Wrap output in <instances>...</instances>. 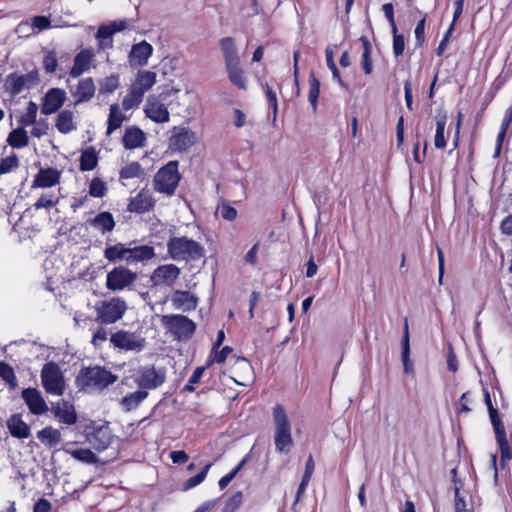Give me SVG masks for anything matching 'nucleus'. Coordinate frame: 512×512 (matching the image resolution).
<instances>
[{
  "label": "nucleus",
  "mask_w": 512,
  "mask_h": 512,
  "mask_svg": "<svg viewBox=\"0 0 512 512\" xmlns=\"http://www.w3.org/2000/svg\"><path fill=\"white\" fill-rule=\"evenodd\" d=\"M118 377L109 370L100 367H86L80 370L76 377V385L81 390L88 392L102 391L109 385L115 383Z\"/></svg>",
  "instance_id": "nucleus-1"
},
{
  "label": "nucleus",
  "mask_w": 512,
  "mask_h": 512,
  "mask_svg": "<svg viewBox=\"0 0 512 512\" xmlns=\"http://www.w3.org/2000/svg\"><path fill=\"white\" fill-rule=\"evenodd\" d=\"M167 252L175 261H195L204 256L203 246L186 236L171 237L167 242Z\"/></svg>",
  "instance_id": "nucleus-2"
},
{
  "label": "nucleus",
  "mask_w": 512,
  "mask_h": 512,
  "mask_svg": "<svg viewBox=\"0 0 512 512\" xmlns=\"http://www.w3.org/2000/svg\"><path fill=\"white\" fill-rule=\"evenodd\" d=\"M273 423L275 427L274 443L278 452H288L293 445L291 423L284 407L277 404L273 408Z\"/></svg>",
  "instance_id": "nucleus-3"
},
{
  "label": "nucleus",
  "mask_w": 512,
  "mask_h": 512,
  "mask_svg": "<svg viewBox=\"0 0 512 512\" xmlns=\"http://www.w3.org/2000/svg\"><path fill=\"white\" fill-rule=\"evenodd\" d=\"M180 178L178 163L170 161L155 174L153 180L154 189L157 192L171 196L174 194Z\"/></svg>",
  "instance_id": "nucleus-4"
},
{
  "label": "nucleus",
  "mask_w": 512,
  "mask_h": 512,
  "mask_svg": "<svg viewBox=\"0 0 512 512\" xmlns=\"http://www.w3.org/2000/svg\"><path fill=\"white\" fill-rule=\"evenodd\" d=\"M161 323L179 341L190 339L196 329V324L191 319L180 314L164 315Z\"/></svg>",
  "instance_id": "nucleus-5"
},
{
  "label": "nucleus",
  "mask_w": 512,
  "mask_h": 512,
  "mask_svg": "<svg viewBox=\"0 0 512 512\" xmlns=\"http://www.w3.org/2000/svg\"><path fill=\"white\" fill-rule=\"evenodd\" d=\"M41 382L48 394L61 396L66 389V382L60 366L54 362L46 363L41 370Z\"/></svg>",
  "instance_id": "nucleus-6"
},
{
  "label": "nucleus",
  "mask_w": 512,
  "mask_h": 512,
  "mask_svg": "<svg viewBox=\"0 0 512 512\" xmlns=\"http://www.w3.org/2000/svg\"><path fill=\"white\" fill-rule=\"evenodd\" d=\"M97 312L96 320L102 324H113L120 320L126 309V302L120 298L98 301L95 306Z\"/></svg>",
  "instance_id": "nucleus-7"
},
{
  "label": "nucleus",
  "mask_w": 512,
  "mask_h": 512,
  "mask_svg": "<svg viewBox=\"0 0 512 512\" xmlns=\"http://www.w3.org/2000/svg\"><path fill=\"white\" fill-rule=\"evenodd\" d=\"M138 275L125 266H117L107 273L106 287L111 291L129 289L136 281Z\"/></svg>",
  "instance_id": "nucleus-8"
},
{
  "label": "nucleus",
  "mask_w": 512,
  "mask_h": 512,
  "mask_svg": "<svg viewBox=\"0 0 512 512\" xmlns=\"http://www.w3.org/2000/svg\"><path fill=\"white\" fill-rule=\"evenodd\" d=\"M165 377L163 369H156L154 366H144L137 370L134 375V382L141 390L156 389L164 383Z\"/></svg>",
  "instance_id": "nucleus-9"
},
{
  "label": "nucleus",
  "mask_w": 512,
  "mask_h": 512,
  "mask_svg": "<svg viewBox=\"0 0 512 512\" xmlns=\"http://www.w3.org/2000/svg\"><path fill=\"white\" fill-rule=\"evenodd\" d=\"M110 342L114 347L125 351H141L146 344V340L139 333L120 330L112 334Z\"/></svg>",
  "instance_id": "nucleus-10"
},
{
  "label": "nucleus",
  "mask_w": 512,
  "mask_h": 512,
  "mask_svg": "<svg viewBox=\"0 0 512 512\" xmlns=\"http://www.w3.org/2000/svg\"><path fill=\"white\" fill-rule=\"evenodd\" d=\"M163 99L161 95H149L143 109L146 117L157 124L167 123L170 120V113Z\"/></svg>",
  "instance_id": "nucleus-11"
},
{
  "label": "nucleus",
  "mask_w": 512,
  "mask_h": 512,
  "mask_svg": "<svg viewBox=\"0 0 512 512\" xmlns=\"http://www.w3.org/2000/svg\"><path fill=\"white\" fill-rule=\"evenodd\" d=\"M39 82V74L37 71H31L27 74H11L6 79L7 90L12 95H17L24 90L35 87Z\"/></svg>",
  "instance_id": "nucleus-12"
},
{
  "label": "nucleus",
  "mask_w": 512,
  "mask_h": 512,
  "mask_svg": "<svg viewBox=\"0 0 512 512\" xmlns=\"http://www.w3.org/2000/svg\"><path fill=\"white\" fill-rule=\"evenodd\" d=\"M196 142V134L183 126H175L171 130L169 148L173 151H186Z\"/></svg>",
  "instance_id": "nucleus-13"
},
{
  "label": "nucleus",
  "mask_w": 512,
  "mask_h": 512,
  "mask_svg": "<svg viewBox=\"0 0 512 512\" xmlns=\"http://www.w3.org/2000/svg\"><path fill=\"white\" fill-rule=\"evenodd\" d=\"M130 27V22L126 19L112 21L108 24L100 25L96 33V38L100 39V48H111L112 40L111 37L117 33L124 31Z\"/></svg>",
  "instance_id": "nucleus-14"
},
{
  "label": "nucleus",
  "mask_w": 512,
  "mask_h": 512,
  "mask_svg": "<svg viewBox=\"0 0 512 512\" xmlns=\"http://www.w3.org/2000/svg\"><path fill=\"white\" fill-rule=\"evenodd\" d=\"M489 415L491 423L495 430L496 440L501 452V462L504 463L505 460H509L511 458L510 447L506 438L505 430L500 421L497 410L494 409L492 405H490Z\"/></svg>",
  "instance_id": "nucleus-15"
},
{
  "label": "nucleus",
  "mask_w": 512,
  "mask_h": 512,
  "mask_svg": "<svg viewBox=\"0 0 512 512\" xmlns=\"http://www.w3.org/2000/svg\"><path fill=\"white\" fill-rule=\"evenodd\" d=\"M66 98L67 94L64 89H49L42 99L41 113L44 115H51L56 113L63 106Z\"/></svg>",
  "instance_id": "nucleus-16"
},
{
  "label": "nucleus",
  "mask_w": 512,
  "mask_h": 512,
  "mask_svg": "<svg viewBox=\"0 0 512 512\" xmlns=\"http://www.w3.org/2000/svg\"><path fill=\"white\" fill-rule=\"evenodd\" d=\"M180 273V268L174 264L160 265L153 271L151 282L156 286L165 285L171 287L179 278Z\"/></svg>",
  "instance_id": "nucleus-17"
},
{
  "label": "nucleus",
  "mask_w": 512,
  "mask_h": 512,
  "mask_svg": "<svg viewBox=\"0 0 512 512\" xmlns=\"http://www.w3.org/2000/svg\"><path fill=\"white\" fill-rule=\"evenodd\" d=\"M155 202L151 191L144 188L129 200L127 210L132 213H145L153 209Z\"/></svg>",
  "instance_id": "nucleus-18"
},
{
  "label": "nucleus",
  "mask_w": 512,
  "mask_h": 512,
  "mask_svg": "<svg viewBox=\"0 0 512 512\" xmlns=\"http://www.w3.org/2000/svg\"><path fill=\"white\" fill-rule=\"evenodd\" d=\"M153 53V47L150 43L143 40L140 43L134 44L128 55V61L132 67L144 66L148 63L149 58Z\"/></svg>",
  "instance_id": "nucleus-19"
},
{
  "label": "nucleus",
  "mask_w": 512,
  "mask_h": 512,
  "mask_svg": "<svg viewBox=\"0 0 512 512\" xmlns=\"http://www.w3.org/2000/svg\"><path fill=\"white\" fill-rule=\"evenodd\" d=\"M71 95L75 98V104L90 101L96 92V86L91 77L78 81L75 87L70 89Z\"/></svg>",
  "instance_id": "nucleus-20"
},
{
  "label": "nucleus",
  "mask_w": 512,
  "mask_h": 512,
  "mask_svg": "<svg viewBox=\"0 0 512 512\" xmlns=\"http://www.w3.org/2000/svg\"><path fill=\"white\" fill-rule=\"evenodd\" d=\"M22 398L27 404L31 413L41 415L48 411V406L40 391L35 388H27L22 391Z\"/></svg>",
  "instance_id": "nucleus-21"
},
{
  "label": "nucleus",
  "mask_w": 512,
  "mask_h": 512,
  "mask_svg": "<svg viewBox=\"0 0 512 512\" xmlns=\"http://www.w3.org/2000/svg\"><path fill=\"white\" fill-rule=\"evenodd\" d=\"M54 417L62 424L73 425L77 422L75 407L67 401L61 400L52 406Z\"/></svg>",
  "instance_id": "nucleus-22"
},
{
  "label": "nucleus",
  "mask_w": 512,
  "mask_h": 512,
  "mask_svg": "<svg viewBox=\"0 0 512 512\" xmlns=\"http://www.w3.org/2000/svg\"><path fill=\"white\" fill-rule=\"evenodd\" d=\"M94 56V51L90 48L83 49L77 53L73 60V66L69 72L70 77L77 78L83 73L89 71Z\"/></svg>",
  "instance_id": "nucleus-23"
},
{
  "label": "nucleus",
  "mask_w": 512,
  "mask_h": 512,
  "mask_svg": "<svg viewBox=\"0 0 512 512\" xmlns=\"http://www.w3.org/2000/svg\"><path fill=\"white\" fill-rule=\"evenodd\" d=\"M157 75L155 72L150 70H140L136 74V77L131 84V89L137 92L140 96L144 97V94L152 89L155 85Z\"/></svg>",
  "instance_id": "nucleus-24"
},
{
  "label": "nucleus",
  "mask_w": 512,
  "mask_h": 512,
  "mask_svg": "<svg viewBox=\"0 0 512 512\" xmlns=\"http://www.w3.org/2000/svg\"><path fill=\"white\" fill-rule=\"evenodd\" d=\"M61 172L55 168H42L35 175L33 188H50L60 182Z\"/></svg>",
  "instance_id": "nucleus-25"
},
{
  "label": "nucleus",
  "mask_w": 512,
  "mask_h": 512,
  "mask_svg": "<svg viewBox=\"0 0 512 512\" xmlns=\"http://www.w3.org/2000/svg\"><path fill=\"white\" fill-rule=\"evenodd\" d=\"M172 305L175 309L183 312H189L196 309L198 298L188 291L176 290L171 298Z\"/></svg>",
  "instance_id": "nucleus-26"
},
{
  "label": "nucleus",
  "mask_w": 512,
  "mask_h": 512,
  "mask_svg": "<svg viewBox=\"0 0 512 512\" xmlns=\"http://www.w3.org/2000/svg\"><path fill=\"white\" fill-rule=\"evenodd\" d=\"M453 478L456 476V469H452L451 471ZM455 485V512H473L474 511V503L472 496L468 493H461V484L454 479Z\"/></svg>",
  "instance_id": "nucleus-27"
},
{
  "label": "nucleus",
  "mask_w": 512,
  "mask_h": 512,
  "mask_svg": "<svg viewBox=\"0 0 512 512\" xmlns=\"http://www.w3.org/2000/svg\"><path fill=\"white\" fill-rule=\"evenodd\" d=\"M145 141V133L140 128L136 126H129L125 129L122 143L126 149H136L143 147Z\"/></svg>",
  "instance_id": "nucleus-28"
},
{
  "label": "nucleus",
  "mask_w": 512,
  "mask_h": 512,
  "mask_svg": "<svg viewBox=\"0 0 512 512\" xmlns=\"http://www.w3.org/2000/svg\"><path fill=\"white\" fill-rule=\"evenodd\" d=\"M156 256L155 249L149 245L129 246L127 264L132 265L139 262H147Z\"/></svg>",
  "instance_id": "nucleus-29"
},
{
  "label": "nucleus",
  "mask_w": 512,
  "mask_h": 512,
  "mask_svg": "<svg viewBox=\"0 0 512 512\" xmlns=\"http://www.w3.org/2000/svg\"><path fill=\"white\" fill-rule=\"evenodd\" d=\"M90 225L101 234L110 233L115 228V220L110 212H101L89 221Z\"/></svg>",
  "instance_id": "nucleus-30"
},
{
  "label": "nucleus",
  "mask_w": 512,
  "mask_h": 512,
  "mask_svg": "<svg viewBox=\"0 0 512 512\" xmlns=\"http://www.w3.org/2000/svg\"><path fill=\"white\" fill-rule=\"evenodd\" d=\"M109 116L107 120L106 135L110 136L117 129H119L124 121L128 117L122 112L121 107L118 104H111L109 108Z\"/></svg>",
  "instance_id": "nucleus-31"
},
{
  "label": "nucleus",
  "mask_w": 512,
  "mask_h": 512,
  "mask_svg": "<svg viewBox=\"0 0 512 512\" xmlns=\"http://www.w3.org/2000/svg\"><path fill=\"white\" fill-rule=\"evenodd\" d=\"M129 253V246L124 243H116L114 245H108L104 249V257L109 262L124 261L127 263Z\"/></svg>",
  "instance_id": "nucleus-32"
},
{
  "label": "nucleus",
  "mask_w": 512,
  "mask_h": 512,
  "mask_svg": "<svg viewBox=\"0 0 512 512\" xmlns=\"http://www.w3.org/2000/svg\"><path fill=\"white\" fill-rule=\"evenodd\" d=\"M8 429L12 436L24 439L29 437L30 428L29 426L22 420L20 415H12L7 421Z\"/></svg>",
  "instance_id": "nucleus-33"
},
{
  "label": "nucleus",
  "mask_w": 512,
  "mask_h": 512,
  "mask_svg": "<svg viewBox=\"0 0 512 512\" xmlns=\"http://www.w3.org/2000/svg\"><path fill=\"white\" fill-rule=\"evenodd\" d=\"M55 127L62 134H68L76 129L74 113L70 110L61 111L55 119Z\"/></svg>",
  "instance_id": "nucleus-34"
},
{
  "label": "nucleus",
  "mask_w": 512,
  "mask_h": 512,
  "mask_svg": "<svg viewBox=\"0 0 512 512\" xmlns=\"http://www.w3.org/2000/svg\"><path fill=\"white\" fill-rule=\"evenodd\" d=\"M221 51L224 56L225 66L233 63H240L235 41L231 37H225L220 41Z\"/></svg>",
  "instance_id": "nucleus-35"
},
{
  "label": "nucleus",
  "mask_w": 512,
  "mask_h": 512,
  "mask_svg": "<svg viewBox=\"0 0 512 512\" xmlns=\"http://www.w3.org/2000/svg\"><path fill=\"white\" fill-rule=\"evenodd\" d=\"M37 438L47 447L58 445L62 439L61 432L52 426H47L37 432Z\"/></svg>",
  "instance_id": "nucleus-36"
},
{
  "label": "nucleus",
  "mask_w": 512,
  "mask_h": 512,
  "mask_svg": "<svg viewBox=\"0 0 512 512\" xmlns=\"http://www.w3.org/2000/svg\"><path fill=\"white\" fill-rule=\"evenodd\" d=\"M226 71L230 82L241 90L247 89V81L244 71L240 67V63L226 65Z\"/></svg>",
  "instance_id": "nucleus-37"
},
{
  "label": "nucleus",
  "mask_w": 512,
  "mask_h": 512,
  "mask_svg": "<svg viewBox=\"0 0 512 512\" xmlns=\"http://www.w3.org/2000/svg\"><path fill=\"white\" fill-rule=\"evenodd\" d=\"M402 362L404 372L406 374L414 373V366L412 361L410 360V344H409V331H408V322L405 321L404 324V335L402 339Z\"/></svg>",
  "instance_id": "nucleus-38"
},
{
  "label": "nucleus",
  "mask_w": 512,
  "mask_h": 512,
  "mask_svg": "<svg viewBox=\"0 0 512 512\" xmlns=\"http://www.w3.org/2000/svg\"><path fill=\"white\" fill-rule=\"evenodd\" d=\"M7 143L12 148L21 149L29 144V136L24 127L13 129L7 137Z\"/></svg>",
  "instance_id": "nucleus-39"
},
{
  "label": "nucleus",
  "mask_w": 512,
  "mask_h": 512,
  "mask_svg": "<svg viewBox=\"0 0 512 512\" xmlns=\"http://www.w3.org/2000/svg\"><path fill=\"white\" fill-rule=\"evenodd\" d=\"M98 164V153L92 146L84 149L80 156V170L91 171L96 168Z\"/></svg>",
  "instance_id": "nucleus-40"
},
{
  "label": "nucleus",
  "mask_w": 512,
  "mask_h": 512,
  "mask_svg": "<svg viewBox=\"0 0 512 512\" xmlns=\"http://www.w3.org/2000/svg\"><path fill=\"white\" fill-rule=\"evenodd\" d=\"M436 132L434 137V146L437 149H443L446 146L445 127L447 123V115L445 113L438 114L435 118Z\"/></svg>",
  "instance_id": "nucleus-41"
},
{
  "label": "nucleus",
  "mask_w": 512,
  "mask_h": 512,
  "mask_svg": "<svg viewBox=\"0 0 512 512\" xmlns=\"http://www.w3.org/2000/svg\"><path fill=\"white\" fill-rule=\"evenodd\" d=\"M89 441L94 449L103 451L111 444L112 436L108 430L99 429L92 435Z\"/></svg>",
  "instance_id": "nucleus-42"
},
{
  "label": "nucleus",
  "mask_w": 512,
  "mask_h": 512,
  "mask_svg": "<svg viewBox=\"0 0 512 512\" xmlns=\"http://www.w3.org/2000/svg\"><path fill=\"white\" fill-rule=\"evenodd\" d=\"M147 396L148 392L145 390L135 391L122 398L121 405L125 411H132L136 409Z\"/></svg>",
  "instance_id": "nucleus-43"
},
{
  "label": "nucleus",
  "mask_w": 512,
  "mask_h": 512,
  "mask_svg": "<svg viewBox=\"0 0 512 512\" xmlns=\"http://www.w3.org/2000/svg\"><path fill=\"white\" fill-rule=\"evenodd\" d=\"M144 169L138 162H130L123 166L119 172L120 180L138 179L143 177Z\"/></svg>",
  "instance_id": "nucleus-44"
},
{
  "label": "nucleus",
  "mask_w": 512,
  "mask_h": 512,
  "mask_svg": "<svg viewBox=\"0 0 512 512\" xmlns=\"http://www.w3.org/2000/svg\"><path fill=\"white\" fill-rule=\"evenodd\" d=\"M360 41L363 46V54H362L361 64H362L365 74L369 75L373 71V64H372V59L370 56L371 51H372V46L366 36H361Z\"/></svg>",
  "instance_id": "nucleus-45"
},
{
  "label": "nucleus",
  "mask_w": 512,
  "mask_h": 512,
  "mask_svg": "<svg viewBox=\"0 0 512 512\" xmlns=\"http://www.w3.org/2000/svg\"><path fill=\"white\" fill-rule=\"evenodd\" d=\"M65 453L71 455L77 461L93 464L97 462L96 455L89 449H63Z\"/></svg>",
  "instance_id": "nucleus-46"
},
{
  "label": "nucleus",
  "mask_w": 512,
  "mask_h": 512,
  "mask_svg": "<svg viewBox=\"0 0 512 512\" xmlns=\"http://www.w3.org/2000/svg\"><path fill=\"white\" fill-rule=\"evenodd\" d=\"M38 109V105L35 102L29 101L25 113L19 119L21 126L28 127L37 121Z\"/></svg>",
  "instance_id": "nucleus-47"
},
{
  "label": "nucleus",
  "mask_w": 512,
  "mask_h": 512,
  "mask_svg": "<svg viewBox=\"0 0 512 512\" xmlns=\"http://www.w3.org/2000/svg\"><path fill=\"white\" fill-rule=\"evenodd\" d=\"M512 122V105L509 106L504 114V117L502 119L501 123V129L497 137V147H496V154L498 155L500 153L502 142L506 136V132Z\"/></svg>",
  "instance_id": "nucleus-48"
},
{
  "label": "nucleus",
  "mask_w": 512,
  "mask_h": 512,
  "mask_svg": "<svg viewBox=\"0 0 512 512\" xmlns=\"http://www.w3.org/2000/svg\"><path fill=\"white\" fill-rule=\"evenodd\" d=\"M320 94V82L312 73L309 76V94L308 101L310 102L314 111L317 109L318 97Z\"/></svg>",
  "instance_id": "nucleus-49"
},
{
  "label": "nucleus",
  "mask_w": 512,
  "mask_h": 512,
  "mask_svg": "<svg viewBox=\"0 0 512 512\" xmlns=\"http://www.w3.org/2000/svg\"><path fill=\"white\" fill-rule=\"evenodd\" d=\"M142 100L143 97L130 88L129 92L125 95V97L122 100V109L125 111H129L131 109L137 108L142 102Z\"/></svg>",
  "instance_id": "nucleus-50"
},
{
  "label": "nucleus",
  "mask_w": 512,
  "mask_h": 512,
  "mask_svg": "<svg viewBox=\"0 0 512 512\" xmlns=\"http://www.w3.org/2000/svg\"><path fill=\"white\" fill-rule=\"evenodd\" d=\"M211 466H212V464L208 463L207 465H205V467L202 469L201 472H199L197 475L186 480V482L183 484L182 489L184 491H187V490H190V489L198 486L199 484H201L205 480L207 473L210 470Z\"/></svg>",
  "instance_id": "nucleus-51"
},
{
  "label": "nucleus",
  "mask_w": 512,
  "mask_h": 512,
  "mask_svg": "<svg viewBox=\"0 0 512 512\" xmlns=\"http://www.w3.org/2000/svg\"><path fill=\"white\" fill-rule=\"evenodd\" d=\"M107 192L106 183L100 178H94L89 185V194L96 198H102Z\"/></svg>",
  "instance_id": "nucleus-52"
},
{
  "label": "nucleus",
  "mask_w": 512,
  "mask_h": 512,
  "mask_svg": "<svg viewBox=\"0 0 512 512\" xmlns=\"http://www.w3.org/2000/svg\"><path fill=\"white\" fill-rule=\"evenodd\" d=\"M119 87V75L113 74L100 82L101 93H113Z\"/></svg>",
  "instance_id": "nucleus-53"
},
{
  "label": "nucleus",
  "mask_w": 512,
  "mask_h": 512,
  "mask_svg": "<svg viewBox=\"0 0 512 512\" xmlns=\"http://www.w3.org/2000/svg\"><path fill=\"white\" fill-rule=\"evenodd\" d=\"M30 126H32V129L30 132L32 137L41 138L48 134L49 123L46 119H38Z\"/></svg>",
  "instance_id": "nucleus-54"
},
{
  "label": "nucleus",
  "mask_w": 512,
  "mask_h": 512,
  "mask_svg": "<svg viewBox=\"0 0 512 512\" xmlns=\"http://www.w3.org/2000/svg\"><path fill=\"white\" fill-rule=\"evenodd\" d=\"M19 159L17 155L13 154L0 161V174H7L18 168Z\"/></svg>",
  "instance_id": "nucleus-55"
},
{
  "label": "nucleus",
  "mask_w": 512,
  "mask_h": 512,
  "mask_svg": "<svg viewBox=\"0 0 512 512\" xmlns=\"http://www.w3.org/2000/svg\"><path fill=\"white\" fill-rule=\"evenodd\" d=\"M59 202V198L53 194H43L34 204L35 209H49L54 207Z\"/></svg>",
  "instance_id": "nucleus-56"
},
{
  "label": "nucleus",
  "mask_w": 512,
  "mask_h": 512,
  "mask_svg": "<svg viewBox=\"0 0 512 512\" xmlns=\"http://www.w3.org/2000/svg\"><path fill=\"white\" fill-rule=\"evenodd\" d=\"M263 89H264L266 98L268 100V103H269L270 107L273 109V116L275 119L277 117V112H278L277 94H276L275 90H273V88L267 83L265 85H263Z\"/></svg>",
  "instance_id": "nucleus-57"
},
{
  "label": "nucleus",
  "mask_w": 512,
  "mask_h": 512,
  "mask_svg": "<svg viewBox=\"0 0 512 512\" xmlns=\"http://www.w3.org/2000/svg\"><path fill=\"white\" fill-rule=\"evenodd\" d=\"M30 20L35 34L51 27L50 19L46 16H34Z\"/></svg>",
  "instance_id": "nucleus-58"
},
{
  "label": "nucleus",
  "mask_w": 512,
  "mask_h": 512,
  "mask_svg": "<svg viewBox=\"0 0 512 512\" xmlns=\"http://www.w3.org/2000/svg\"><path fill=\"white\" fill-rule=\"evenodd\" d=\"M325 56H326V63L330 71L332 72L333 78L337 80L340 84L342 83L339 71L337 69V66L334 62V53L331 48H326L325 50Z\"/></svg>",
  "instance_id": "nucleus-59"
},
{
  "label": "nucleus",
  "mask_w": 512,
  "mask_h": 512,
  "mask_svg": "<svg viewBox=\"0 0 512 512\" xmlns=\"http://www.w3.org/2000/svg\"><path fill=\"white\" fill-rule=\"evenodd\" d=\"M205 367H197L193 374L190 376L188 383L184 387L185 391L193 392L195 390L194 385L198 384L203 377Z\"/></svg>",
  "instance_id": "nucleus-60"
},
{
  "label": "nucleus",
  "mask_w": 512,
  "mask_h": 512,
  "mask_svg": "<svg viewBox=\"0 0 512 512\" xmlns=\"http://www.w3.org/2000/svg\"><path fill=\"white\" fill-rule=\"evenodd\" d=\"M43 66L47 73H53L56 71L58 62L56 53L54 51H49L43 59Z\"/></svg>",
  "instance_id": "nucleus-61"
},
{
  "label": "nucleus",
  "mask_w": 512,
  "mask_h": 512,
  "mask_svg": "<svg viewBox=\"0 0 512 512\" xmlns=\"http://www.w3.org/2000/svg\"><path fill=\"white\" fill-rule=\"evenodd\" d=\"M243 495L241 492L233 494L226 502L225 512H235L242 504Z\"/></svg>",
  "instance_id": "nucleus-62"
},
{
  "label": "nucleus",
  "mask_w": 512,
  "mask_h": 512,
  "mask_svg": "<svg viewBox=\"0 0 512 512\" xmlns=\"http://www.w3.org/2000/svg\"><path fill=\"white\" fill-rule=\"evenodd\" d=\"M216 213L227 221H232L237 216V211L234 207L227 204H222L217 208Z\"/></svg>",
  "instance_id": "nucleus-63"
},
{
  "label": "nucleus",
  "mask_w": 512,
  "mask_h": 512,
  "mask_svg": "<svg viewBox=\"0 0 512 512\" xmlns=\"http://www.w3.org/2000/svg\"><path fill=\"white\" fill-rule=\"evenodd\" d=\"M405 50V39L403 35L393 32V53L396 57L401 56Z\"/></svg>",
  "instance_id": "nucleus-64"
}]
</instances>
